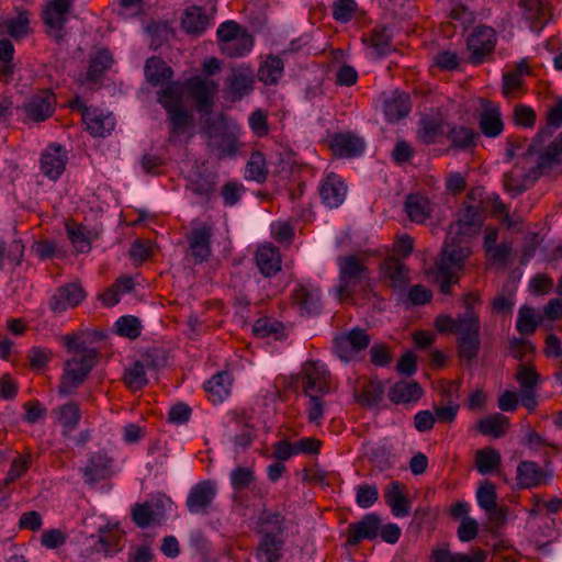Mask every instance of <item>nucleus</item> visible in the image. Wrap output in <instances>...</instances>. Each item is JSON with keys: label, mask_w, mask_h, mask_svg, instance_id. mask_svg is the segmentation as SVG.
Returning <instances> with one entry per match:
<instances>
[{"label": "nucleus", "mask_w": 562, "mask_h": 562, "mask_svg": "<svg viewBox=\"0 0 562 562\" xmlns=\"http://www.w3.org/2000/svg\"><path fill=\"white\" fill-rule=\"evenodd\" d=\"M472 254L471 240L468 238L447 234L439 258L435 263L436 280L440 283V291L450 294L451 285L458 282L467 260Z\"/></svg>", "instance_id": "1"}, {"label": "nucleus", "mask_w": 562, "mask_h": 562, "mask_svg": "<svg viewBox=\"0 0 562 562\" xmlns=\"http://www.w3.org/2000/svg\"><path fill=\"white\" fill-rule=\"evenodd\" d=\"M99 361L97 350H86V352L74 355L65 362L64 374L61 375L58 393L61 395L70 394L79 387L88 378L91 370Z\"/></svg>", "instance_id": "2"}, {"label": "nucleus", "mask_w": 562, "mask_h": 562, "mask_svg": "<svg viewBox=\"0 0 562 562\" xmlns=\"http://www.w3.org/2000/svg\"><path fill=\"white\" fill-rule=\"evenodd\" d=\"M75 0H47L42 8L41 18L46 27V34L57 44L65 41L66 24L72 11Z\"/></svg>", "instance_id": "3"}, {"label": "nucleus", "mask_w": 562, "mask_h": 562, "mask_svg": "<svg viewBox=\"0 0 562 562\" xmlns=\"http://www.w3.org/2000/svg\"><path fill=\"white\" fill-rule=\"evenodd\" d=\"M339 284L336 289L339 297L351 295L356 288L368 276V268L353 256L341 257L338 260Z\"/></svg>", "instance_id": "4"}, {"label": "nucleus", "mask_w": 562, "mask_h": 562, "mask_svg": "<svg viewBox=\"0 0 562 562\" xmlns=\"http://www.w3.org/2000/svg\"><path fill=\"white\" fill-rule=\"evenodd\" d=\"M371 342V337L366 329L355 327L349 331L340 334L334 338V352L345 362H349L356 356L366 350Z\"/></svg>", "instance_id": "5"}, {"label": "nucleus", "mask_w": 562, "mask_h": 562, "mask_svg": "<svg viewBox=\"0 0 562 562\" xmlns=\"http://www.w3.org/2000/svg\"><path fill=\"white\" fill-rule=\"evenodd\" d=\"M495 45V30L486 25L476 26L467 41V48L470 52V63L473 65L482 64L486 56L494 52Z\"/></svg>", "instance_id": "6"}, {"label": "nucleus", "mask_w": 562, "mask_h": 562, "mask_svg": "<svg viewBox=\"0 0 562 562\" xmlns=\"http://www.w3.org/2000/svg\"><path fill=\"white\" fill-rule=\"evenodd\" d=\"M330 373L321 361H306L302 367V385L306 396L329 393Z\"/></svg>", "instance_id": "7"}, {"label": "nucleus", "mask_w": 562, "mask_h": 562, "mask_svg": "<svg viewBox=\"0 0 562 562\" xmlns=\"http://www.w3.org/2000/svg\"><path fill=\"white\" fill-rule=\"evenodd\" d=\"M213 235V226L207 223L194 226L191 232L187 234L188 255L194 265L203 263L211 257Z\"/></svg>", "instance_id": "8"}, {"label": "nucleus", "mask_w": 562, "mask_h": 562, "mask_svg": "<svg viewBox=\"0 0 562 562\" xmlns=\"http://www.w3.org/2000/svg\"><path fill=\"white\" fill-rule=\"evenodd\" d=\"M210 137V145L217 151L220 159L235 157L240 148L238 136L235 131L228 128L224 123L212 124L206 131Z\"/></svg>", "instance_id": "9"}, {"label": "nucleus", "mask_w": 562, "mask_h": 562, "mask_svg": "<svg viewBox=\"0 0 562 562\" xmlns=\"http://www.w3.org/2000/svg\"><path fill=\"white\" fill-rule=\"evenodd\" d=\"M91 543L87 548V557L94 559V555L110 557L119 552L122 541V532L116 527L99 528L97 536H91Z\"/></svg>", "instance_id": "10"}, {"label": "nucleus", "mask_w": 562, "mask_h": 562, "mask_svg": "<svg viewBox=\"0 0 562 562\" xmlns=\"http://www.w3.org/2000/svg\"><path fill=\"white\" fill-rule=\"evenodd\" d=\"M86 296L87 293L79 282H69L55 290L49 297L48 307L53 313L59 314L78 306Z\"/></svg>", "instance_id": "11"}, {"label": "nucleus", "mask_w": 562, "mask_h": 562, "mask_svg": "<svg viewBox=\"0 0 562 562\" xmlns=\"http://www.w3.org/2000/svg\"><path fill=\"white\" fill-rule=\"evenodd\" d=\"M216 495L217 487L214 481H201L191 487L186 506L190 514H207Z\"/></svg>", "instance_id": "12"}, {"label": "nucleus", "mask_w": 562, "mask_h": 562, "mask_svg": "<svg viewBox=\"0 0 562 562\" xmlns=\"http://www.w3.org/2000/svg\"><path fill=\"white\" fill-rule=\"evenodd\" d=\"M216 8L213 5L210 12L200 5L188 7L181 16V29L186 34L201 36L213 24Z\"/></svg>", "instance_id": "13"}, {"label": "nucleus", "mask_w": 562, "mask_h": 562, "mask_svg": "<svg viewBox=\"0 0 562 562\" xmlns=\"http://www.w3.org/2000/svg\"><path fill=\"white\" fill-rule=\"evenodd\" d=\"M71 106L82 110V121L86 124L87 131L93 137H104L114 130L115 120L111 114H103L95 109H88L79 98L74 100Z\"/></svg>", "instance_id": "14"}, {"label": "nucleus", "mask_w": 562, "mask_h": 562, "mask_svg": "<svg viewBox=\"0 0 562 562\" xmlns=\"http://www.w3.org/2000/svg\"><path fill=\"white\" fill-rule=\"evenodd\" d=\"M184 86L189 95L195 101L198 111L209 112L213 106V98L218 85L213 80L194 76L189 78Z\"/></svg>", "instance_id": "15"}, {"label": "nucleus", "mask_w": 562, "mask_h": 562, "mask_svg": "<svg viewBox=\"0 0 562 562\" xmlns=\"http://www.w3.org/2000/svg\"><path fill=\"white\" fill-rule=\"evenodd\" d=\"M347 191L348 187L344 179L335 172L327 173L318 184L321 201L329 209L339 207L347 196Z\"/></svg>", "instance_id": "16"}, {"label": "nucleus", "mask_w": 562, "mask_h": 562, "mask_svg": "<svg viewBox=\"0 0 562 562\" xmlns=\"http://www.w3.org/2000/svg\"><path fill=\"white\" fill-rule=\"evenodd\" d=\"M526 162H516L512 170L504 175L503 184L507 192L518 195L528 190L537 180V173Z\"/></svg>", "instance_id": "17"}, {"label": "nucleus", "mask_w": 562, "mask_h": 562, "mask_svg": "<svg viewBox=\"0 0 562 562\" xmlns=\"http://www.w3.org/2000/svg\"><path fill=\"white\" fill-rule=\"evenodd\" d=\"M68 162V153L59 144L48 145L41 155V171L48 179L60 178Z\"/></svg>", "instance_id": "18"}, {"label": "nucleus", "mask_w": 562, "mask_h": 562, "mask_svg": "<svg viewBox=\"0 0 562 562\" xmlns=\"http://www.w3.org/2000/svg\"><path fill=\"white\" fill-rule=\"evenodd\" d=\"M381 528V517L376 513L366 514L358 522L349 524L347 544L356 546L362 540H375Z\"/></svg>", "instance_id": "19"}, {"label": "nucleus", "mask_w": 562, "mask_h": 562, "mask_svg": "<svg viewBox=\"0 0 562 562\" xmlns=\"http://www.w3.org/2000/svg\"><path fill=\"white\" fill-rule=\"evenodd\" d=\"M543 143H538L537 151L528 154V147L524 154V159L529 160L532 156H537L536 165L531 166L533 171L537 173L538 179L558 166L562 161V146L555 139L544 149H542Z\"/></svg>", "instance_id": "20"}, {"label": "nucleus", "mask_w": 562, "mask_h": 562, "mask_svg": "<svg viewBox=\"0 0 562 562\" xmlns=\"http://www.w3.org/2000/svg\"><path fill=\"white\" fill-rule=\"evenodd\" d=\"M56 97L48 90L32 95L23 105L27 119L33 122H43L49 119L55 110Z\"/></svg>", "instance_id": "21"}, {"label": "nucleus", "mask_w": 562, "mask_h": 562, "mask_svg": "<svg viewBox=\"0 0 562 562\" xmlns=\"http://www.w3.org/2000/svg\"><path fill=\"white\" fill-rule=\"evenodd\" d=\"M518 5L533 32H540L551 20V11L546 0H519Z\"/></svg>", "instance_id": "22"}, {"label": "nucleus", "mask_w": 562, "mask_h": 562, "mask_svg": "<svg viewBox=\"0 0 562 562\" xmlns=\"http://www.w3.org/2000/svg\"><path fill=\"white\" fill-rule=\"evenodd\" d=\"M482 222L483 218L479 209L474 205H468L460 217L450 225L448 233L471 240V237L480 231Z\"/></svg>", "instance_id": "23"}, {"label": "nucleus", "mask_w": 562, "mask_h": 562, "mask_svg": "<svg viewBox=\"0 0 562 562\" xmlns=\"http://www.w3.org/2000/svg\"><path fill=\"white\" fill-rule=\"evenodd\" d=\"M113 460L102 451L92 452L82 468V475L85 482L93 485L99 481L105 480L112 468Z\"/></svg>", "instance_id": "24"}, {"label": "nucleus", "mask_w": 562, "mask_h": 562, "mask_svg": "<svg viewBox=\"0 0 562 562\" xmlns=\"http://www.w3.org/2000/svg\"><path fill=\"white\" fill-rule=\"evenodd\" d=\"M405 485L398 481L390 482L384 490V501L395 517H407L412 502L405 495Z\"/></svg>", "instance_id": "25"}, {"label": "nucleus", "mask_w": 562, "mask_h": 562, "mask_svg": "<svg viewBox=\"0 0 562 562\" xmlns=\"http://www.w3.org/2000/svg\"><path fill=\"white\" fill-rule=\"evenodd\" d=\"M562 126V99L549 109L544 126H540L538 133L528 145V154L537 151L538 143H544L549 139L553 132Z\"/></svg>", "instance_id": "26"}, {"label": "nucleus", "mask_w": 562, "mask_h": 562, "mask_svg": "<svg viewBox=\"0 0 562 562\" xmlns=\"http://www.w3.org/2000/svg\"><path fill=\"white\" fill-rule=\"evenodd\" d=\"M330 147L336 155L351 158L363 153L366 143L353 133H336L331 137Z\"/></svg>", "instance_id": "27"}, {"label": "nucleus", "mask_w": 562, "mask_h": 562, "mask_svg": "<svg viewBox=\"0 0 562 562\" xmlns=\"http://www.w3.org/2000/svg\"><path fill=\"white\" fill-rule=\"evenodd\" d=\"M479 126L484 136L495 138L503 133L504 123L498 105L486 102L479 116Z\"/></svg>", "instance_id": "28"}, {"label": "nucleus", "mask_w": 562, "mask_h": 562, "mask_svg": "<svg viewBox=\"0 0 562 562\" xmlns=\"http://www.w3.org/2000/svg\"><path fill=\"white\" fill-rule=\"evenodd\" d=\"M256 263L260 273L270 278L281 270V257L273 245H262L256 251Z\"/></svg>", "instance_id": "29"}, {"label": "nucleus", "mask_w": 562, "mask_h": 562, "mask_svg": "<svg viewBox=\"0 0 562 562\" xmlns=\"http://www.w3.org/2000/svg\"><path fill=\"white\" fill-rule=\"evenodd\" d=\"M450 142V149L456 151H468L476 146L477 133L464 125L453 124L446 134Z\"/></svg>", "instance_id": "30"}, {"label": "nucleus", "mask_w": 562, "mask_h": 562, "mask_svg": "<svg viewBox=\"0 0 562 562\" xmlns=\"http://www.w3.org/2000/svg\"><path fill=\"white\" fill-rule=\"evenodd\" d=\"M295 304L302 314L316 315L321 312V292L316 288L300 285L293 292Z\"/></svg>", "instance_id": "31"}, {"label": "nucleus", "mask_w": 562, "mask_h": 562, "mask_svg": "<svg viewBox=\"0 0 562 562\" xmlns=\"http://www.w3.org/2000/svg\"><path fill=\"white\" fill-rule=\"evenodd\" d=\"M423 389L416 381H398L391 386L389 398L394 404L416 403L423 396Z\"/></svg>", "instance_id": "32"}, {"label": "nucleus", "mask_w": 562, "mask_h": 562, "mask_svg": "<svg viewBox=\"0 0 562 562\" xmlns=\"http://www.w3.org/2000/svg\"><path fill=\"white\" fill-rule=\"evenodd\" d=\"M383 110L387 121L397 122L411 112L409 97L394 91L384 97Z\"/></svg>", "instance_id": "33"}, {"label": "nucleus", "mask_w": 562, "mask_h": 562, "mask_svg": "<svg viewBox=\"0 0 562 562\" xmlns=\"http://www.w3.org/2000/svg\"><path fill=\"white\" fill-rule=\"evenodd\" d=\"M486 551L473 549L471 554L451 552L447 547L435 548L430 554V562H485Z\"/></svg>", "instance_id": "34"}, {"label": "nucleus", "mask_w": 562, "mask_h": 562, "mask_svg": "<svg viewBox=\"0 0 562 562\" xmlns=\"http://www.w3.org/2000/svg\"><path fill=\"white\" fill-rule=\"evenodd\" d=\"M284 539L282 537L261 536L256 557L259 562H279L282 558Z\"/></svg>", "instance_id": "35"}, {"label": "nucleus", "mask_w": 562, "mask_h": 562, "mask_svg": "<svg viewBox=\"0 0 562 562\" xmlns=\"http://www.w3.org/2000/svg\"><path fill=\"white\" fill-rule=\"evenodd\" d=\"M144 72L147 81L154 86H162L173 77V70L160 57H150L146 60Z\"/></svg>", "instance_id": "36"}, {"label": "nucleus", "mask_w": 562, "mask_h": 562, "mask_svg": "<svg viewBox=\"0 0 562 562\" xmlns=\"http://www.w3.org/2000/svg\"><path fill=\"white\" fill-rule=\"evenodd\" d=\"M186 86L181 81L169 80L157 92V102L166 110L183 105Z\"/></svg>", "instance_id": "37"}, {"label": "nucleus", "mask_w": 562, "mask_h": 562, "mask_svg": "<svg viewBox=\"0 0 562 562\" xmlns=\"http://www.w3.org/2000/svg\"><path fill=\"white\" fill-rule=\"evenodd\" d=\"M112 64L113 56L108 48L100 47L95 49L89 59L87 80L90 82L98 81L111 68Z\"/></svg>", "instance_id": "38"}, {"label": "nucleus", "mask_w": 562, "mask_h": 562, "mask_svg": "<svg viewBox=\"0 0 562 562\" xmlns=\"http://www.w3.org/2000/svg\"><path fill=\"white\" fill-rule=\"evenodd\" d=\"M258 532L261 536L281 537L285 530V517L279 512L262 510L257 520Z\"/></svg>", "instance_id": "39"}, {"label": "nucleus", "mask_w": 562, "mask_h": 562, "mask_svg": "<svg viewBox=\"0 0 562 562\" xmlns=\"http://www.w3.org/2000/svg\"><path fill=\"white\" fill-rule=\"evenodd\" d=\"M543 472L533 461H521L517 468L516 481L520 488H531L541 484Z\"/></svg>", "instance_id": "40"}, {"label": "nucleus", "mask_w": 562, "mask_h": 562, "mask_svg": "<svg viewBox=\"0 0 562 562\" xmlns=\"http://www.w3.org/2000/svg\"><path fill=\"white\" fill-rule=\"evenodd\" d=\"M231 386L232 375L228 372L224 371L213 375L205 383L204 387L214 403H221L226 397H228L231 393Z\"/></svg>", "instance_id": "41"}, {"label": "nucleus", "mask_w": 562, "mask_h": 562, "mask_svg": "<svg viewBox=\"0 0 562 562\" xmlns=\"http://www.w3.org/2000/svg\"><path fill=\"white\" fill-rule=\"evenodd\" d=\"M384 395V385L379 380H371L364 383L360 393H355L358 403L367 408L379 406Z\"/></svg>", "instance_id": "42"}, {"label": "nucleus", "mask_w": 562, "mask_h": 562, "mask_svg": "<svg viewBox=\"0 0 562 562\" xmlns=\"http://www.w3.org/2000/svg\"><path fill=\"white\" fill-rule=\"evenodd\" d=\"M481 333L480 317L476 312L468 306L463 314L456 317L454 335L457 337H470Z\"/></svg>", "instance_id": "43"}, {"label": "nucleus", "mask_w": 562, "mask_h": 562, "mask_svg": "<svg viewBox=\"0 0 562 562\" xmlns=\"http://www.w3.org/2000/svg\"><path fill=\"white\" fill-rule=\"evenodd\" d=\"M404 207L408 217L417 223H424L431 213L429 200L419 194H408Z\"/></svg>", "instance_id": "44"}, {"label": "nucleus", "mask_w": 562, "mask_h": 562, "mask_svg": "<svg viewBox=\"0 0 562 562\" xmlns=\"http://www.w3.org/2000/svg\"><path fill=\"white\" fill-rule=\"evenodd\" d=\"M283 70V60L278 56L269 55L259 67L258 78L265 85H277Z\"/></svg>", "instance_id": "45"}, {"label": "nucleus", "mask_w": 562, "mask_h": 562, "mask_svg": "<svg viewBox=\"0 0 562 562\" xmlns=\"http://www.w3.org/2000/svg\"><path fill=\"white\" fill-rule=\"evenodd\" d=\"M254 46V37L248 32H241L239 36L220 46L221 53L228 58H239L247 55Z\"/></svg>", "instance_id": "46"}, {"label": "nucleus", "mask_w": 562, "mask_h": 562, "mask_svg": "<svg viewBox=\"0 0 562 562\" xmlns=\"http://www.w3.org/2000/svg\"><path fill=\"white\" fill-rule=\"evenodd\" d=\"M501 453L491 447L477 450L475 453V468L482 475L491 474L501 465Z\"/></svg>", "instance_id": "47"}, {"label": "nucleus", "mask_w": 562, "mask_h": 562, "mask_svg": "<svg viewBox=\"0 0 562 562\" xmlns=\"http://www.w3.org/2000/svg\"><path fill=\"white\" fill-rule=\"evenodd\" d=\"M393 34L390 27L385 25H376L371 33V46L378 57H384L393 52L392 47Z\"/></svg>", "instance_id": "48"}, {"label": "nucleus", "mask_w": 562, "mask_h": 562, "mask_svg": "<svg viewBox=\"0 0 562 562\" xmlns=\"http://www.w3.org/2000/svg\"><path fill=\"white\" fill-rule=\"evenodd\" d=\"M268 176V166L266 156L261 151L251 153L247 164H246V176L245 178L248 180H254L258 183H262L266 181Z\"/></svg>", "instance_id": "49"}, {"label": "nucleus", "mask_w": 562, "mask_h": 562, "mask_svg": "<svg viewBox=\"0 0 562 562\" xmlns=\"http://www.w3.org/2000/svg\"><path fill=\"white\" fill-rule=\"evenodd\" d=\"M507 425V417L502 414H494L482 418L477 424V429L484 436L502 438L505 435Z\"/></svg>", "instance_id": "50"}, {"label": "nucleus", "mask_w": 562, "mask_h": 562, "mask_svg": "<svg viewBox=\"0 0 562 562\" xmlns=\"http://www.w3.org/2000/svg\"><path fill=\"white\" fill-rule=\"evenodd\" d=\"M460 387L459 383L452 382L449 384L448 389L445 391L448 405L447 406H437L435 407V417L440 423H452L456 419V416L459 411L458 404H452L453 393H458Z\"/></svg>", "instance_id": "51"}, {"label": "nucleus", "mask_w": 562, "mask_h": 562, "mask_svg": "<svg viewBox=\"0 0 562 562\" xmlns=\"http://www.w3.org/2000/svg\"><path fill=\"white\" fill-rule=\"evenodd\" d=\"M458 353L462 361L471 364L477 357L481 348L480 334L470 337H457Z\"/></svg>", "instance_id": "52"}, {"label": "nucleus", "mask_w": 562, "mask_h": 562, "mask_svg": "<svg viewBox=\"0 0 562 562\" xmlns=\"http://www.w3.org/2000/svg\"><path fill=\"white\" fill-rule=\"evenodd\" d=\"M123 380L131 390H140L148 383L145 363L136 360L133 364L125 369Z\"/></svg>", "instance_id": "53"}, {"label": "nucleus", "mask_w": 562, "mask_h": 562, "mask_svg": "<svg viewBox=\"0 0 562 562\" xmlns=\"http://www.w3.org/2000/svg\"><path fill=\"white\" fill-rule=\"evenodd\" d=\"M541 316H537L532 307L528 305L520 306L518 311L516 328L521 335H531L536 331Z\"/></svg>", "instance_id": "54"}, {"label": "nucleus", "mask_w": 562, "mask_h": 562, "mask_svg": "<svg viewBox=\"0 0 562 562\" xmlns=\"http://www.w3.org/2000/svg\"><path fill=\"white\" fill-rule=\"evenodd\" d=\"M80 420V409L75 402L64 404L59 408L58 422L63 427V434L68 435L75 430Z\"/></svg>", "instance_id": "55"}, {"label": "nucleus", "mask_w": 562, "mask_h": 562, "mask_svg": "<svg viewBox=\"0 0 562 562\" xmlns=\"http://www.w3.org/2000/svg\"><path fill=\"white\" fill-rule=\"evenodd\" d=\"M166 113L169 120V130L172 135L183 133L191 124L192 115L183 105L166 110Z\"/></svg>", "instance_id": "56"}, {"label": "nucleus", "mask_w": 562, "mask_h": 562, "mask_svg": "<svg viewBox=\"0 0 562 562\" xmlns=\"http://www.w3.org/2000/svg\"><path fill=\"white\" fill-rule=\"evenodd\" d=\"M441 134L442 125L440 122L429 116L420 120L417 137L423 144H434Z\"/></svg>", "instance_id": "57"}, {"label": "nucleus", "mask_w": 562, "mask_h": 562, "mask_svg": "<svg viewBox=\"0 0 562 562\" xmlns=\"http://www.w3.org/2000/svg\"><path fill=\"white\" fill-rule=\"evenodd\" d=\"M228 88L235 99H241L254 89V80L249 75L234 72L228 79Z\"/></svg>", "instance_id": "58"}, {"label": "nucleus", "mask_w": 562, "mask_h": 562, "mask_svg": "<svg viewBox=\"0 0 562 562\" xmlns=\"http://www.w3.org/2000/svg\"><path fill=\"white\" fill-rule=\"evenodd\" d=\"M252 330L260 338L273 337L279 339L282 335L283 325L276 319L262 317L255 322Z\"/></svg>", "instance_id": "59"}, {"label": "nucleus", "mask_w": 562, "mask_h": 562, "mask_svg": "<svg viewBox=\"0 0 562 562\" xmlns=\"http://www.w3.org/2000/svg\"><path fill=\"white\" fill-rule=\"evenodd\" d=\"M477 505L483 510H490L497 504L496 486L488 480H484L476 491Z\"/></svg>", "instance_id": "60"}, {"label": "nucleus", "mask_w": 562, "mask_h": 562, "mask_svg": "<svg viewBox=\"0 0 562 562\" xmlns=\"http://www.w3.org/2000/svg\"><path fill=\"white\" fill-rule=\"evenodd\" d=\"M32 462L33 458L30 453L19 454L16 458H14L11 462L10 470L5 479L3 480V484L9 485L18 479L22 477L24 473L30 469Z\"/></svg>", "instance_id": "61"}, {"label": "nucleus", "mask_w": 562, "mask_h": 562, "mask_svg": "<svg viewBox=\"0 0 562 562\" xmlns=\"http://www.w3.org/2000/svg\"><path fill=\"white\" fill-rule=\"evenodd\" d=\"M231 485L235 492H241L256 480L255 472L248 467H237L229 475Z\"/></svg>", "instance_id": "62"}, {"label": "nucleus", "mask_w": 562, "mask_h": 562, "mask_svg": "<svg viewBox=\"0 0 562 562\" xmlns=\"http://www.w3.org/2000/svg\"><path fill=\"white\" fill-rule=\"evenodd\" d=\"M116 334L130 339L139 337L142 325L136 316L125 315L121 316L116 323Z\"/></svg>", "instance_id": "63"}, {"label": "nucleus", "mask_w": 562, "mask_h": 562, "mask_svg": "<svg viewBox=\"0 0 562 562\" xmlns=\"http://www.w3.org/2000/svg\"><path fill=\"white\" fill-rule=\"evenodd\" d=\"M157 514L149 503L135 504L132 508V519L142 529L147 528L156 520Z\"/></svg>", "instance_id": "64"}]
</instances>
